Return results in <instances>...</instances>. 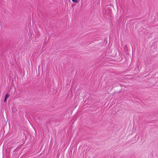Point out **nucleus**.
<instances>
[{"label": "nucleus", "instance_id": "1", "mask_svg": "<svg viewBox=\"0 0 158 158\" xmlns=\"http://www.w3.org/2000/svg\"><path fill=\"white\" fill-rule=\"evenodd\" d=\"M10 95L8 94H7L5 96L4 102L9 97Z\"/></svg>", "mask_w": 158, "mask_h": 158}, {"label": "nucleus", "instance_id": "2", "mask_svg": "<svg viewBox=\"0 0 158 158\" xmlns=\"http://www.w3.org/2000/svg\"><path fill=\"white\" fill-rule=\"evenodd\" d=\"M77 1L78 0H72V2L74 3H76Z\"/></svg>", "mask_w": 158, "mask_h": 158}]
</instances>
